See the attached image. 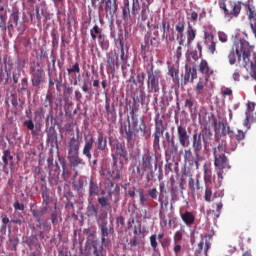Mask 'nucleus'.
Segmentation results:
<instances>
[{"mask_svg":"<svg viewBox=\"0 0 256 256\" xmlns=\"http://www.w3.org/2000/svg\"><path fill=\"white\" fill-rule=\"evenodd\" d=\"M94 143L95 139H93V137H90L89 140H87L84 144L82 154L88 161H91V159L93 158V155H91V151L93 150Z\"/></svg>","mask_w":256,"mask_h":256,"instance_id":"21","label":"nucleus"},{"mask_svg":"<svg viewBox=\"0 0 256 256\" xmlns=\"http://www.w3.org/2000/svg\"><path fill=\"white\" fill-rule=\"evenodd\" d=\"M98 203L103 209H105V207H109L110 205L109 199H107L106 197L98 198Z\"/></svg>","mask_w":256,"mask_h":256,"instance_id":"58","label":"nucleus"},{"mask_svg":"<svg viewBox=\"0 0 256 256\" xmlns=\"http://www.w3.org/2000/svg\"><path fill=\"white\" fill-rule=\"evenodd\" d=\"M118 9H119V6L117 5V0H106L105 1L106 13H109L110 15H115V13H117Z\"/></svg>","mask_w":256,"mask_h":256,"instance_id":"24","label":"nucleus"},{"mask_svg":"<svg viewBox=\"0 0 256 256\" xmlns=\"http://www.w3.org/2000/svg\"><path fill=\"white\" fill-rule=\"evenodd\" d=\"M154 122L155 131L153 134V149L154 151H159L161 149V137L165 135V132L169 127V124H167V122H164L163 118L159 116V114L156 115Z\"/></svg>","mask_w":256,"mask_h":256,"instance_id":"7","label":"nucleus"},{"mask_svg":"<svg viewBox=\"0 0 256 256\" xmlns=\"http://www.w3.org/2000/svg\"><path fill=\"white\" fill-rule=\"evenodd\" d=\"M115 152L112 153V160H113V172L112 177L113 179H121V171H123V166L125 165V161L128 159V153L125 149V144L123 143H116L114 145Z\"/></svg>","mask_w":256,"mask_h":256,"instance_id":"3","label":"nucleus"},{"mask_svg":"<svg viewBox=\"0 0 256 256\" xmlns=\"http://www.w3.org/2000/svg\"><path fill=\"white\" fill-rule=\"evenodd\" d=\"M208 78L200 79L194 89L198 99H209L211 97V89L207 87Z\"/></svg>","mask_w":256,"mask_h":256,"instance_id":"11","label":"nucleus"},{"mask_svg":"<svg viewBox=\"0 0 256 256\" xmlns=\"http://www.w3.org/2000/svg\"><path fill=\"white\" fill-rule=\"evenodd\" d=\"M96 195H99V186L91 179L89 183V196L96 197Z\"/></svg>","mask_w":256,"mask_h":256,"instance_id":"36","label":"nucleus"},{"mask_svg":"<svg viewBox=\"0 0 256 256\" xmlns=\"http://www.w3.org/2000/svg\"><path fill=\"white\" fill-rule=\"evenodd\" d=\"M44 106L45 107H53V94L52 93H48L46 95Z\"/></svg>","mask_w":256,"mask_h":256,"instance_id":"57","label":"nucleus"},{"mask_svg":"<svg viewBox=\"0 0 256 256\" xmlns=\"http://www.w3.org/2000/svg\"><path fill=\"white\" fill-rule=\"evenodd\" d=\"M195 159V156H193V150L191 148H187L184 150V160L186 163H189V165H193V161Z\"/></svg>","mask_w":256,"mask_h":256,"instance_id":"40","label":"nucleus"},{"mask_svg":"<svg viewBox=\"0 0 256 256\" xmlns=\"http://www.w3.org/2000/svg\"><path fill=\"white\" fill-rule=\"evenodd\" d=\"M139 205L141 207H149V198L145 195V192L143 190H139Z\"/></svg>","mask_w":256,"mask_h":256,"instance_id":"42","label":"nucleus"},{"mask_svg":"<svg viewBox=\"0 0 256 256\" xmlns=\"http://www.w3.org/2000/svg\"><path fill=\"white\" fill-rule=\"evenodd\" d=\"M103 242H99V240L92 241L93 255L94 256H103Z\"/></svg>","mask_w":256,"mask_h":256,"instance_id":"27","label":"nucleus"},{"mask_svg":"<svg viewBox=\"0 0 256 256\" xmlns=\"http://www.w3.org/2000/svg\"><path fill=\"white\" fill-rule=\"evenodd\" d=\"M203 171L205 183L204 200L207 203H211V201H213V190L211 185H213V181H215V179L213 178V170L211 169V162L204 163Z\"/></svg>","mask_w":256,"mask_h":256,"instance_id":"8","label":"nucleus"},{"mask_svg":"<svg viewBox=\"0 0 256 256\" xmlns=\"http://www.w3.org/2000/svg\"><path fill=\"white\" fill-rule=\"evenodd\" d=\"M133 173L140 179H143L145 173H147V179L153 177V156H151V153L146 152L142 155V161L137 166L136 172L133 170Z\"/></svg>","mask_w":256,"mask_h":256,"instance_id":"5","label":"nucleus"},{"mask_svg":"<svg viewBox=\"0 0 256 256\" xmlns=\"http://www.w3.org/2000/svg\"><path fill=\"white\" fill-rule=\"evenodd\" d=\"M47 141L50 145L57 143V130L55 128L50 127L47 131Z\"/></svg>","mask_w":256,"mask_h":256,"instance_id":"31","label":"nucleus"},{"mask_svg":"<svg viewBox=\"0 0 256 256\" xmlns=\"http://www.w3.org/2000/svg\"><path fill=\"white\" fill-rule=\"evenodd\" d=\"M18 24H19V10H13V13L10 15L8 27H13V25L17 27Z\"/></svg>","mask_w":256,"mask_h":256,"instance_id":"39","label":"nucleus"},{"mask_svg":"<svg viewBox=\"0 0 256 256\" xmlns=\"http://www.w3.org/2000/svg\"><path fill=\"white\" fill-rule=\"evenodd\" d=\"M251 65V76L255 79L256 81V59L253 62H249Z\"/></svg>","mask_w":256,"mask_h":256,"instance_id":"64","label":"nucleus"},{"mask_svg":"<svg viewBox=\"0 0 256 256\" xmlns=\"http://www.w3.org/2000/svg\"><path fill=\"white\" fill-rule=\"evenodd\" d=\"M24 126L27 127L29 131H32V135H35L34 129H35V123H33V120H25Z\"/></svg>","mask_w":256,"mask_h":256,"instance_id":"53","label":"nucleus"},{"mask_svg":"<svg viewBox=\"0 0 256 256\" xmlns=\"http://www.w3.org/2000/svg\"><path fill=\"white\" fill-rule=\"evenodd\" d=\"M81 143L79 142V131L77 132V138L73 136L68 142V155L79 153Z\"/></svg>","mask_w":256,"mask_h":256,"instance_id":"18","label":"nucleus"},{"mask_svg":"<svg viewBox=\"0 0 256 256\" xmlns=\"http://www.w3.org/2000/svg\"><path fill=\"white\" fill-rule=\"evenodd\" d=\"M67 73L70 76L77 75V73H81V68L79 67V63H75L74 65H72L71 68H67Z\"/></svg>","mask_w":256,"mask_h":256,"instance_id":"47","label":"nucleus"},{"mask_svg":"<svg viewBox=\"0 0 256 256\" xmlns=\"http://www.w3.org/2000/svg\"><path fill=\"white\" fill-rule=\"evenodd\" d=\"M103 34V29L99 28V25L97 24H95L93 28L90 30L92 41H97V37L99 38V36Z\"/></svg>","mask_w":256,"mask_h":256,"instance_id":"33","label":"nucleus"},{"mask_svg":"<svg viewBox=\"0 0 256 256\" xmlns=\"http://www.w3.org/2000/svg\"><path fill=\"white\" fill-rule=\"evenodd\" d=\"M168 75L172 78L174 85H179V68L175 66H170L168 70Z\"/></svg>","mask_w":256,"mask_h":256,"instance_id":"28","label":"nucleus"},{"mask_svg":"<svg viewBox=\"0 0 256 256\" xmlns=\"http://www.w3.org/2000/svg\"><path fill=\"white\" fill-rule=\"evenodd\" d=\"M150 245L153 251H157L158 243H157V235L153 234L150 236Z\"/></svg>","mask_w":256,"mask_h":256,"instance_id":"56","label":"nucleus"},{"mask_svg":"<svg viewBox=\"0 0 256 256\" xmlns=\"http://www.w3.org/2000/svg\"><path fill=\"white\" fill-rule=\"evenodd\" d=\"M141 4L139 3V0H132V8H131V15L135 17L136 15H139L140 13V19L141 21H146L149 18V6L151 3H153V0H140Z\"/></svg>","mask_w":256,"mask_h":256,"instance_id":"9","label":"nucleus"},{"mask_svg":"<svg viewBox=\"0 0 256 256\" xmlns=\"http://www.w3.org/2000/svg\"><path fill=\"white\" fill-rule=\"evenodd\" d=\"M177 139L181 147L187 149L191 145L190 136L187 133V128L183 125L177 126Z\"/></svg>","mask_w":256,"mask_h":256,"instance_id":"14","label":"nucleus"},{"mask_svg":"<svg viewBox=\"0 0 256 256\" xmlns=\"http://www.w3.org/2000/svg\"><path fill=\"white\" fill-rule=\"evenodd\" d=\"M20 93H27L28 97H31V91L29 90V79L22 78Z\"/></svg>","mask_w":256,"mask_h":256,"instance_id":"38","label":"nucleus"},{"mask_svg":"<svg viewBox=\"0 0 256 256\" xmlns=\"http://www.w3.org/2000/svg\"><path fill=\"white\" fill-rule=\"evenodd\" d=\"M137 81L139 87H143V85H145V74L143 72L137 75Z\"/></svg>","mask_w":256,"mask_h":256,"instance_id":"61","label":"nucleus"},{"mask_svg":"<svg viewBox=\"0 0 256 256\" xmlns=\"http://www.w3.org/2000/svg\"><path fill=\"white\" fill-rule=\"evenodd\" d=\"M126 141L128 145H135V133L131 130H126Z\"/></svg>","mask_w":256,"mask_h":256,"instance_id":"48","label":"nucleus"},{"mask_svg":"<svg viewBox=\"0 0 256 256\" xmlns=\"http://www.w3.org/2000/svg\"><path fill=\"white\" fill-rule=\"evenodd\" d=\"M48 169L50 171V175H53L54 177L55 175H59V163L55 162L52 166L48 167Z\"/></svg>","mask_w":256,"mask_h":256,"instance_id":"49","label":"nucleus"},{"mask_svg":"<svg viewBox=\"0 0 256 256\" xmlns=\"http://www.w3.org/2000/svg\"><path fill=\"white\" fill-rule=\"evenodd\" d=\"M205 237V242H204V245H205V248H204V255H209V249H211V241L209 240V238H207V236H204Z\"/></svg>","mask_w":256,"mask_h":256,"instance_id":"60","label":"nucleus"},{"mask_svg":"<svg viewBox=\"0 0 256 256\" xmlns=\"http://www.w3.org/2000/svg\"><path fill=\"white\" fill-rule=\"evenodd\" d=\"M198 71L202 75H205V79H209L211 75H213V69H211V66H209V62L207 60L202 59L198 66Z\"/></svg>","mask_w":256,"mask_h":256,"instance_id":"20","label":"nucleus"},{"mask_svg":"<svg viewBox=\"0 0 256 256\" xmlns=\"http://www.w3.org/2000/svg\"><path fill=\"white\" fill-rule=\"evenodd\" d=\"M169 31H171V24H169V21H167V19H163L162 20V37H163V39H168Z\"/></svg>","mask_w":256,"mask_h":256,"instance_id":"34","label":"nucleus"},{"mask_svg":"<svg viewBox=\"0 0 256 256\" xmlns=\"http://www.w3.org/2000/svg\"><path fill=\"white\" fill-rule=\"evenodd\" d=\"M180 217H181L183 223H185V225H187V227H191V225H193L195 223V215L193 214V212L186 211L184 213H181Z\"/></svg>","mask_w":256,"mask_h":256,"instance_id":"23","label":"nucleus"},{"mask_svg":"<svg viewBox=\"0 0 256 256\" xmlns=\"http://www.w3.org/2000/svg\"><path fill=\"white\" fill-rule=\"evenodd\" d=\"M154 67L153 63H150L146 68L148 93H159V91H161V88L159 87L161 70L154 71Z\"/></svg>","mask_w":256,"mask_h":256,"instance_id":"6","label":"nucleus"},{"mask_svg":"<svg viewBox=\"0 0 256 256\" xmlns=\"http://www.w3.org/2000/svg\"><path fill=\"white\" fill-rule=\"evenodd\" d=\"M224 13V17L226 19H233V17H239V13H241V3H235L232 1L226 2L224 7L220 8Z\"/></svg>","mask_w":256,"mask_h":256,"instance_id":"10","label":"nucleus"},{"mask_svg":"<svg viewBox=\"0 0 256 256\" xmlns=\"http://www.w3.org/2000/svg\"><path fill=\"white\" fill-rule=\"evenodd\" d=\"M160 243L163 249H169V247L171 246V239L169 237H166Z\"/></svg>","mask_w":256,"mask_h":256,"instance_id":"62","label":"nucleus"},{"mask_svg":"<svg viewBox=\"0 0 256 256\" xmlns=\"http://www.w3.org/2000/svg\"><path fill=\"white\" fill-rule=\"evenodd\" d=\"M159 188H160V196H159L158 201H159L160 205L163 207V203H164L163 202V194L165 193V183L161 182L159 184Z\"/></svg>","mask_w":256,"mask_h":256,"instance_id":"55","label":"nucleus"},{"mask_svg":"<svg viewBox=\"0 0 256 256\" xmlns=\"http://www.w3.org/2000/svg\"><path fill=\"white\" fill-rule=\"evenodd\" d=\"M252 46L249 45V42L246 40H239L235 43V51L230 52L228 55L230 65H235L238 57V61H241V57L243 59V66L247 67L251 60L249 59V55H251Z\"/></svg>","mask_w":256,"mask_h":256,"instance_id":"2","label":"nucleus"},{"mask_svg":"<svg viewBox=\"0 0 256 256\" xmlns=\"http://www.w3.org/2000/svg\"><path fill=\"white\" fill-rule=\"evenodd\" d=\"M212 137L213 133H211V130L207 127L202 129L199 133L196 132L192 135V149L196 156L193 163L195 164L196 169H199L201 166L199 162L203 161V156L201 155L203 146L207 149V147H209V143H211Z\"/></svg>","mask_w":256,"mask_h":256,"instance_id":"1","label":"nucleus"},{"mask_svg":"<svg viewBox=\"0 0 256 256\" xmlns=\"http://www.w3.org/2000/svg\"><path fill=\"white\" fill-rule=\"evenodd\" d=\"M181 241H183V232H181V230H178L174 233L173 242L180 244Z\"/></svg>","mask_w":256,"mask_h":256,"instance_id":"51","label":"nucleus"},{"mask_svg":"<svg viewBox=\"0 0 256 256\" xmlns=\"http://www.w3.org/2000/svg\"><path fill=\"white\" fill-rule=\"evenodd\" d=\"M175 30L179 34L185 33V22H184V20H182V21L178 22V24H176Z\"/></svg>","mask_w":256,"mask_h":256,"instance_id":"54","label":"nucleus"},{"mask_svg":"<svg viewBox=\"0 0 256 256\" xmlns=\"http://www.w3.org/2000/svg\"><path fill=\"white\" fill-rule=\"evenodd\" d=\"M12 159H13V155H11V150H4L2 155L4 168L9 166V161H12Z\"/></svg>","mask_w":256,"mask_h":256,"instance_id":"43","label":"nucleus"},{"mask_svg":"<svg viewBox=\"0 0 256 256\" xmlns=\"http://www.w3.org/2000/svg\"><path fill=\"white\" fill-rule=\"evenodd\" d=\"M221 209H223V202H219L216 204V211L212 210V213L215 215V219H219L221 216Z\"/></svg>","mask_w":256,"mask_h":256,"instance_id":"52","label":"nucleus"},{"mask_svg":"<svg viewBox=\"0 0 256 256\" xmlns=\"http://www.w3.org/2000/svg\"><path fill=\"white\" fill-rule=\"evenodd\" d=\"M253 111H255V103L253 102H248L247 104V110H246V115H251V113H253Z\"/></svg>","mask_w":256,"mask_h":256,"instance_id":"63","label":"nucleus"},{"mask_svg":"<svg viewBox=\"0 0 256 256\" xmlns=\"http://www.w3.org/2000/svg\"><path fill=\"white\" fill-rule=\"evenodd\" d=\"M204 44L206 45L209 53H211V55H215L217 42H215V36H213V34L205 32Z\"/></svg>","mask_w":256,"mask_h":256,"instance_id":"17","label":"nucleus"},{"mask_svg":"<svg viewBox=\"0 0 256 256\" xmlns=\"http://www.w3.org/2000/svg\"><path fill=\"white\" fill-rule=\"evenodd\" d=\"M87 215L88 217H97V215H99V211L92 203H89L87 206Z\"/></svg>","mask_w":256,"mask_h":256,"instance_id":"44","label":"nucleus"},{"mask_svg":"<svg viewBox=\"0 0 256 256\" xmlns=\"http://www.w3.org/2000/svg\"><path fill=\"white\" fill-rule=\"evenodd\" d=\"M247 132H244L242 130H237V133L233 136V143H241L245 139V135ZM237 141V142H235Z\"/></svg>","mask_w":256,"mask_h":256,"instance_id":"46","label":"nucleus"},{"mask_svg":"<svg viewBox=\"0 0 256 256\" xmlns=\"http://www.w3.org/2000/svg\"><path fill=\"white\" fill-rule=\"evenodd\" d=\"M98 42L102 51H107V49H109V40H107L105 34H100L98 36Z\"/></svg>","mask_w":256,"mask_h":256,"instance_id":"37","label":"nucleus"},{"mask_svg":"<svg viewBox=\"0 0 256 256\" xmlns=\"http://www.w3.org/2000/svg\"><path fill=\"white\" fill-rule=\"evenodd\" d=\"M203 57L197 50H190L186 53V64L184 83H193L197 79V68L194 66ZM193 65V67H191Z\"/></svg>","mask_w":256,"mask_h":256,"instance_id":"4","label":"nucleus"},{"mask_svg":"<svg viewBox=\"0 0 256 256\" xmlns=\"http://www.w3.org/2000/svg\"><path fill=\"white\" fill-rule=\"evenodd\" d=\"M222 135L224 137H226V135H229L230 142H231L230 151H235L237 149V143H235V142L233 143V135H235V133L233 132L231 127H229V125H227V123H222Z\"/></svg>","mask_w":256,"mask_h":256,"instance_id":"22","label":"nucleus"},{"mask_svg":"<svg viewBox=\"0 0 256 256\" xmlns=\"http://www.w3.org/2000/svg\"><path fill=\"white\" fill-rule=\"evenodd\" d=\"M195 37H197V30L193 28L191 23H188V30H187V47H191L193 41H195Z\"/></svg>","mask_w":256,"mask_h":256,"instance_id":"26","label":"nucleus"},{"mask_svg":"<svg viewBox=\"0 0 256 256\" xmlns=\"http://www.w3.org/2000/svg\"><path fill=\"white\" fill-rule=\"evenodd\" d=\"M122 17L124 21H128L131 18V8L129 5V0H124L123 2Z\"/></svg>","mask_w":256,"mask_h":256,"instance_id":"29","label":"nucleus"},{"mask_svg":"<svg viewBox=\"0 0 256 256\" xmlns=\"http://www.w3.org/2000/svg\"><path fill=\"white\" fill-rule=\"evenodd\" d=\"M42 205L44 207V211H47L49 209V203H51V196L49 195V189L44 188L42 190Z\"/></svg>","mask_w":256,"mask_h":256,"instance_id":"30","label":"nucleus"},{"mask_svg":"<svg viewBox=\"0 0 256 256\" xmlns=\"http://www.w3.org/2000/svg\"><path fill=\"white\" fill-rule=\"evenodd\" d=\"M146 45H151L152 47H157L159 45V41L157 40V37L148 36L146 39Z\"/></svg>","mask_w":256,"mask_h":256,"instance_id":"50","label":"nucleus"},{"mask_svg":"<svg viewBox=\"0 0 256 256\" xmlns=\"http://www.w3.org/2000/svg\"><path fill=\"white\" fill-rule=\"evenodd\" d=\"M120 61L122 69H125L129 61V54L127 52L125 53V44L123 41H120Z\"/></svg>","mask_w":256,"mask_h":256,"instance_id":"25","label":"nucleus"},{"mask_svg":"<svg viewBox=\"0 0 256 256\" xmlns=\"http://www.w3.org/2000/svg\"><path fill=\"white\" fill-rule=\"evenodd\" d=\"M68 161L72 169H79V167H85V161L79 157V153L68 154Z\"/></svg>","mask_w":256,"mask_h":256,"instance_id":"19","label":"nucleus"},{"mask_svg":"<svg viewBox=\"0 0 256 256\" xmlns=\"http://www.w3.org/2000/svg\"><path fill=\"white\" fill-rule=\"evenodd\" d=\"M5 23H7V11H5V7H0V27H5Z\"/></svg>","mask_w":256,"mask_h":256,"instance_id":"45","label":"nucleus"},{"mask_svg":"<svg viewBox=\"0 0 256 256\" xmlns=\"http://www.w3.org/2000/svg\"><path fill=\"white\" fill-rule=\"evenodd\" d=\"M99 229L101 231V242L104 245V247H109V240L107 239V237H109V235H111V231L113 230V228H109L107 226V221L104 220L99 224Z\"/></svg>","mask_w":256,"mask_h":256,"instance_id":"16","label":"nucleus"},{"mask_svg":"<svg viewBox=\"0 0 256 256\" xmlns=\"http://www.w3.org/2000/svg\"><path fill=\"white\" fill-rule=\"evenodd\" d=\"M31 213L37 221H41V217H43V211H39L37 209H31Z\"/></svg>","mask_w":256,"mask_h":256,"instance_id":"59","label":"nucleus"},{"mask_svg":"<svg viewBox=\"0 0 256 256\" xmlns=\"http://www.w3.org/2000/svg\"><path fill=\"white\" fill-rule=\"evenodd\" d=\"M31 83L33 87H39L41 83H45V70L41 68H30Z\"/></svg>","mask_w":256,"mask_h":256,"instance_id":"13","label":"nucleus"},{"mask_svg":"<svg viewBox=\"0 0 256 256\" xmlns=\"http://www.w3.org/2000/svg\"><path fill=\"white\" fill-rule=\"evenodd\" d=\"M106 59L107 73L115 75V71L119 69V54L117 52H109L106 54Z\"/></svg>","mask_w":256,"mask_h":256,"instance_id":"12","label":"nucleus"},{"mask_svg":"<svg viewBox=\"0 0 256 256\" xmlns=\"http://www.w3.org/2000/svg\"><path fill=\"white\" fill-rule=\"evenodd\" d=\"M131 119H132V127L133 130L136 131V133H139L140 128L139 125V118H137V113H135V108H132L130 111Z\"/></svg>","mask_w":256,"mask_h":256,"instance_id":"35","label":"nucleus"},{"mask_svg":"<svg viewBox=\"0 0 256 256\" xmlns=\"http://www.w3.org/2000/svg\"><path fill=\"white\" fill-rule=\"evenodd\" d=\"M214 155V165L216 169H230L229 159L225 153H213Z\"/></svg>","mask_w":256,"mask_h":256,"instance_id":"15","label":"nucleus"},{"mask_svg":"<svg viewBox=\"0 0 256 256\" xmlns=\"http://www.w3.org/2000/svg\"><path fill=\"white\" fill-rule=\"evenodd\" d=\"M96 145L98 151H105V149H107V138H105L103 134H99Z\"/></svg>","mask_w":256,"mask_h":256,"instance_id":"32","label":"nucleus"},{"mask_svg":"<svg viewBox=\"0 0 256 256\" xmlns=\"http://www.w3.org/2000/svg\"><path fill=\"white\" fill-rule=\"evenodd\" d=\"M227 151V140H221L217 147H214L213 153H225Z\"/></svg>","mask_w":256,"mask_h":256,"instance_id":"41","label":"nucleus"}]
</instances>
